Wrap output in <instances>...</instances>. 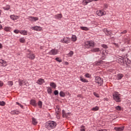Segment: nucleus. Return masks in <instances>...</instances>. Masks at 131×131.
I'll use <instances>...</instances> for the list:
<instances>
[{
  "instance_id": "obj_36",
  "label": "nucleus",
  "mask_w": 131,
  "mask_h": 131,
  "mask_svg": "<svg viewBox=\"0 0 131 131\" xmlns=\"http://www.w3.org/2000/svg\"><path fill=\"white\" fill-rule=\"evenodd\" d=\"M4 10H6V11H9V10H10V8L9 6H7L3 8Z\"/></svg>"
},
{
  "instance_id": "obj_59",
  "label": "nucleus",
  "mask_w": 131,
  "mask_h": 131,
  "mask_svg": "<svg viewBox=\"0 0 131 131\" xmlns=\"http://www.w3.org/2000/svg\"><path fill=\"white\" fill-rule=\"evenodd\" d=\"M86 1H87L88 4H89V3H92L93 0H86Z\"/></svg>"
},
{
  "instance_id": "obj_1",
  "label": "nucleus",
  "mask_w": 131,
  "mask_h": 131,
  "mask_svg": "<svg viewBox=\"0 0 131 131\" xmlns=\"http://www.w3.org/2000/svg\"><path fill=\"white\" fill-rule=\"evenodd\" d=\"M56 125L57 123L53 121H48L46 124V127L48 128V129H52L53 128H55Z\"/></svg>"
},
{
  "instance_id": "obj_23",
  "label": "nucleus",
  "mask_w": 131,
  "mask_h": 131,
  "mask_svg": "<svg viewBox=\"0 0 131 131\" xmlns=\"http://www.w3.org/2000/svg\"><path fill=\"white\" fill-rule=\"evenodd\" d=\"M119 61L121 63V64H123L124 65V62H125V59L122 58H119Z\"/></svg>"
},
{
  "instance_id": "obj_46",
  "label": "nucleus",
  "mask_w": 131,
  "mask_h": 131,
  "mask_svg": "<svg viewBox=\"0 0 131 131\" xmlns=\"http://www.w3.org/2000/svg\"><path fill=\"white\" fill-rule=\"evenodd\" d=\"M127 57H128V54L126 53L125 55H123V58L124 59H127Z\"/></svg>"
},
{
  "instance_id": "obj_53",
  "label": "nucleus",
  "mask_w": 131,
  "mask_h": 131,
  "mask_svg": "<svg viewBox=\"0 0 131 131\" xmlns=\"http://www.w3.org/2000/svg\"><path fill=\"white\" fill-rule=\"evenodd\" d=\"M126 32H127V31L125 30L123 32H121V34H125V33H126Z\"/></svg>"
},
{
  "instance_id": "obj_44",
  "label": "nucleus",
  "mask_w": 131,
  "mask_h": 131,
  "mask_svg": "<svg viewBox=\"0 0 131 131\" xmlns=\"http://www.w3.org/2000/svg\"><path fill=\"white\" fill-rule=\"evenodd\" d=\"M6 102L5 101H0V106H5Z\"/></svg>"
},
{
  "instance_id": "obj_58",
  "label": "nucleus",
  "mask_w": 131,
  "mask_h": 131,
  "mask_svg": "<svg viewBox=\"0 0 131 131\" xmlns=\"http://www.w3.org/2000/svg\"><path fill=\"white\" fill-rule=\"evenodd\" d=\"M104 7L105 9H107V8H108V5H107L106 4H104Z\"/></svg>"
},
{
  "instance_id": "obj_17",
  "label": "nucleus",
  "mask_w": 131,
  "mask_h": 131,
  "mask_svg": "<svg viewBox=\"0 0 131 131\" xmlns=\"http://www.w3.org/2000/svg\"><path fill=\"white\" fill-rule=\"evenodd\" d=\"M69 114H70V113H66L64 110H62V117L66 118L67 117H68V115H69Z\"/></svg>"
},
{
  "instance_id": "obj_48",
  "label": "nucleus",
  "mask_w": 131,
  "mask_h": 131,
  "mask_svg": "<svg viewBox=\"0 0 131 131\" xmlns=\"http://www.w3.org/2000/svg\"><path fill=\"white\" fill-rule=\"evenodd\" d=\"M85 77H86L87 78H90L91 77V75L89 73H87L85 75Z\"/></svg>"
},
{
  "instance_id": "obj_14",
  "label": "nucleus",
  "mask_w": 131,
  "mask_h": 131,
  "mask_svg": "<svg viewBox=\"0 0 131 131\" xmlns=\"http://www.w3.org/2000/svg\"><path fill=\"white\" fill-rule=\"evenodd\" d=\"M30 104L33 106L34 107H36L37 104L36 103V101L33 99H32L30 101Z\"/></svg>"
},
{
  "instance_id": "obj_57",
  "label": "nucleus",
  "mask_w": 131,
  "mask_h": 131,
  "mask_svg": "<svg viewBox=\"0 0 131 131\" xmlns=\"http://www.w3.org/2000/svg\"><path fill=\"white\" fill-rule=\"evenodd\" d=\"M4 85V82L2 81H0V86H3Z\"/></svg>"
},
{
  "instance_id": "obj_37",
  "label": "nucleus",
  "mask_w": 131,
  "mask_h": 131,
  "mask_svg": "<svg viewBox=\"0 0 131 131\" xmlns=\"http://www.w3.org/2000/svg\"><path fill=\"white\" fill-rule=\"evenodd\" d=\"M59 95L60 97H65V93L63 91H60Z\"/></svg>"
},
{
  "instance_id": "obj_63",
  "label": "nucleus",
  "mask_w": 131,
  "mask_h": 131,
  "mask_svg": "<svg viewBox=\"0 0 131 131\" xmlns=\"http://www.w3.org/2000/svg\"><path fill=\"white\" fill-rule=\"evenodd\" d=\"M17 105H18V106H20L21 105L20 103H19V102H16Z\"/></svg>"
},
{
  "instance_id": "obj_64",
  "label": "nucleus",
  "mask_w": 131,
  "mask_h": 131,
  "mask_svg": "<svg viewBox=\"0 0 131 131\" xmlns=\"http://www.w3.org/2000/svg\"><path fill=\"white\" fill-rule=\"evenodd\" d=\"M69 63L68 62H66L65 64L66 65H69Z\"/></svg>"
},
{
  "instance_id": "obj_5",
  "label": "nucleus",
  "mask_w": 131,
  "mask_h": 131,
  "mask_svg": "<svg viewBox=\"0 0 131 131\" xmlns=\"http://www.w3.org/2000/svg\"><path fill=\"white\" fill-rule=\"evenodd\" d=\"M124 65H126L128 68H130L131 67V61L128 58L125 59V62Z\"/></svg>"
},
{
  "instance_id": "obj_50",
  "label": "nucleus",
  "mask_w": 131,
  "mask_h": 131,
  "mask_svg": "<svg viewBox=\"0 0 131 131\" xmlns=\"http://www.w3.org/2000/svg\"><path fill=\"white\" fill-rule=\"evenodd\" d=\"M8 84L9 85H13V82L12 81H9L8 82Z\"/></svg>"
},
{
  "instance_id": "obj_38",
  "label": "nucleus",
  "mask_w": 131,
  "mask_h": 131,
  "mask_svg": "<svg viewBox=\"0 0 131 131\" xmlns=\"http://www.w3.org/2000/svg\"><path fill=\"white\" fill-rule=\"evenodd\" d=\"M73 54H74L73 51H70V53L68 54V56H69V57H72V56H73Z\"/></svg>"
},
{
  "instance_id": "obj_35",
  "label": "nucleus",
  "mask_w": 131,
  "mask_h": 131,
  "mask_svg": "<svg viewBox=\"0 0 131 131\" xmlns=\"http://www.w3.org/2000/svg\"><path fill=\"white\" fill-rule=\"evenodd\" d=\"M48 94H52V88L48 87L47 90Z\"/></svg>"
},
{
  "instance_id": "obj_32",
  "label": "nucleus",
  "mask_w": 131,
  "mask_h": 131,
  "mask_svg": "<svg viewBox=\"0 0 131 131\" xmlns=\"http://www.w3.org/2000/svg\"><path fill=\"white\" fill-rule=\"evenodd\" d=\"M4 30L5 31H7V32L10 31V30H11V28L10 27H6L4 28Z\"/></svg>"
},
{
  "instance_id": "obj_47",
  "label": "nucleus",
  "mask_w": 131,
  "mask_h": 131,
  "mask_svg": "<svg viewBox=\"0 0 131 131\" xmlns=\"http://www.w3.org/2000/svg\"><path fill=\"white\" fill-rule=\"evenodd\" d=\"M14 32L16 33V34H18V33H20V31H19V30H14Z\"/></svg>"
},
{
  "instance_id": "obj_22",
  "label": "nucleus",
  "mask_w": 131,
  "mask_h": 131,
  "mask_svg": "<svg viewBox=\"0 0 131 131\" xmlns=\"http://www.w3.org/2000/svg\"><path fill=\"white\" fill-rule=\"evenodd\" d=\"M80 80H81L82 82H89V81L86 80V79H84L81 76L80 77Z\"/></svg>"
},
{
  "instance_id": "obj_52",
  "label": "nucleus",
  "mask_w": 131,
  "mask_h": 131,
  "mask_svg": "<svg viewBox=\"0 0 131 131\" xmlns=\"http://www.w3.org/2000/svg\"><path fill=\"white\" fill-rule=\"evenodd\" d=\"M93 95H94L95 97H97V98H99V94H98L97 93L94 92Z\"/></svg>"
},
{
  "instance_id": "obj_49",
  "label": "nucleus",
  "mask_w": 131,
  "mask_h": 131,
  "mask_svg": "<svg viewBox=\"0 0 131 131\" xmlns=\"http://www.w3.org/2000/svg\"><path fill=\"white\" fill-rule=\"evenodd\" d=\"M101 47H102V48H103L104 49H107L108 48V46H107V45H105V44H103Z\"/></svg>"
},
{
  "instance_id": "obj_41",
  "label": "nucleus",
  "mask_w": 131,
  "mask_h": 131,
  "mask_svg": "<svg viewBox=\"0 0 131 131\" xmlns=\"http://www.w3.org/2000/svg\"><path fill=\"white\" fill-rule=\"evenodd\" d=\"M92 111H98L99 110V107L98 106H96L95 107H93L92 108Z\"/></svg>"
},
{
  "instance_id": "obj_21",
  "label": "nucleus",
  "mask_w": 131,
  "mask_h": 131,
  "mask_svg": "<svg viewBox=\"0 0 131 131\" xmlns=\"http://www.w3.org/2000/svg\"><path fill=\"white\" fill-rule=\"evenodd\" d=\"M32 124H33V125H36V124H37V121L36 120V119L34 118H32Z\"/></svg>"
},
{
  "instance_id": "obj_29",
  "label": "nucleus",
  "mask_w": 131,
  "mask_h": 131,
  "mask_svg": "<svg viewBox=\"0 0 131 131\" xmlns=\"http://www.w3.org/2000/svg\"><path fill=\"white\" fill-rule=\"evenodd\" d=\"M20 34H23L24 35H27V32L26 30H23L20 32Z\"/></svg>"
},
{
  "instance_id": "obj_10",
  "label": "nucleus",
  "mask_w": 131,
  "mask_h": 131,
  "mask_svg": "<svg viewBox=\"0 0 131 131\" xmlns=\"http://www.w3.org/2000/svg\"><path fill=\"white\" fill-rule=\"evenodd\" d=\"M85 45L86 46H89V47H94V46H95L94 41H87L85 42Z\"/></svg>"
},
{
  "instance_id": "obj_4",
  "label": "nucleus",
  "mask_w": 131,
  "mask_h": 131,
  "mask_svg": "<svg viewBox=\"0 0 131 131\" xmlns=\"http://www.w3.org/2000/svg\"><path fill=\"white\" fill-rule=\"evenodd\" d=\"M71 40L69 37H64L62 39L60 40V42H62L63 43H70Z\"/></svg>"
},
{
  "instance_id": "obj_31",
  "label": "nucleus",
  "mask_w": 131,
  "mask_h": 131,
  "mask_svg": "<svg viewBox=\"0 0 131 131\" xmlns=\"http://www.w3.org/2000/svg\"><path fill=\"white\" fill-rule=\"evenodd\" d=\"M38 105L39 106V108L42 107V102L41 101H39L38 102Z\"/></svg>"
},
{
  "instance_id": "obj_9",
  "label": "nucleus",
  "mask_w": 131,
  "mask_h": 131,
  "mask_svg": "<svg viewBox=\"0 0 131 131\" xmlns=\"http://www.w3.org/2000/svg\"><path fill=\"white\" fill-rule=\"evenodd\" d=\"M49 55H57L58 54V50L52 49L49 52Z\"/></svg>"
},
{
  "instance_id": "obj_3",
  "label": "nucleus",
  "mask_w": 131,
  "mask_h": 131,
  "mask_svg": "<svg viewBox=\"0 0 131 131\" xmlns=\"http://www.w3.org/2000/svg\"><path fill=\"white\" fill-rule=\"evenodd\" d=\"M95 82H96V83H98V86H102V85H103L104 81L102 78H101V77L97 76L95 78Z\"/></svg>"
},
{
  "instance_id": "obj_11",
  "label": "nucleus",
  "mask_w": 131,
  "mask_h": 131,
  "mask_svg": "<svg viewBox=\"0 0 131 131\" xmlns=\"http://www.w3.org/2000/svg\"><path fill=\"white\" fill-rule=\"evenodd\" d=\"M97 15L98 16H103V15H105V12H104V10H98L96 12Z\"/></svg>"
},
{
  "instance_id": "obj_19",
  "label": "nucleus",
  "mask_w": 131,
  "mask_h": 131,
  "mask_svg": "<svg viewBox=\"0 0 131 131\" xmlns=\"http://www.w3.org/2000/svg\"><path fill=\"white\" fill-rule=\"evenodd\" d=\"M62 17H63L62 14H58L54 15V18H55V19H61Z\"/></svg>"
},
{
  "instance_id": "obj_45",
  "label": "nucleus",
  "mask_w": 131,
  "mask_h": 131,
  "mask_svg": "<svg viewBox=\"0 0 131 131\" xmlns=\"http://www.w3.org/2000/svg\"><path fill=\"white\" fill-rule=\"evenodd\" d=\"M88 2L86 1V0H83L82 2V4L84 5V6H86V5H88Z\"/></svg>"
},
{
  "instance_id": "obj_30",
  "label": "nucleus",
  "mask_w": 131,
  "mask_h": 131,
  "mask_svg": "<svg viewBox=\"0 0 131 131\" xmlns=\"http://www.w3.org/2000/svg\"><path fill=\"white\" fill-rule=\"evenodd\" d=\"M122 77H123V75L122 74H119L118 75H117V78L118 79H121Z\"/></svg>"
},
{
  "instance_id": "obj_51",
  "label": "nucleus",
  "mask_w": 131,
  "mask_h": 131,
  "mask_svg": "<svg viewBox=\"0 0 131 131\" xmlns=\"http://www.w3.org/2000/svg\"><path fill=\"white\" fill-rule=\"evenodd\" d=\"M54 94L55 96H57V95H58L59 94V92H58L57 90H55L54 92Z\"/></svg>"
},
{
  "instance_id": "obj_42",
  "label": "nucleus",
  "mask_w": 131,
  "mask_h": 131,
  "mask_svg": "<svg viewBox=\"0 0 131 131\" xmlns=\"http://www.w3.org/2000/svg\"><path fill=\"white\" fill-rule=\"evenodd\" d=\"M116 110H117L118 111H121V106H117L116 107Z\"/></svg>"
},
{
  "instance_id": "obj_18",
  "label": "nucleus",
  "mask_w": 131,
  "mask_h": 131,
  "mask_svg": "<svg viewBox=\"0 0 131 131\" xmlns=\"http://www.w3.org/2000/svg\"><path fill=\"white\" fill-rule=\"evenodd\" d=\"M103 63H104L103 61L98 60V61H96L94 63V64L96 65V66H99L101 65V64H103Z\"/></svg>"
},
{
  "instance_id": "obj_26",
  "label": "nucleus",
  "mask_w": 131,
  "mask_h": 131,
  "mask_svg": "<svg viewBox=\"0 0 131 131\" xmlns=\"http://www.w3.org/2000/svg\"><path fill=\"white\" fill-rule=\"evenodd\" d=\"M106 35H107L108 36H112V32L110 31H107V33H105Z\"/></svg>"
},
{
  "instance_id": "obj_60",
  "label": "nucleus",
  "mask_w": 131,
  "mask_h": 131,
  "mask_svg": "<svg viewBox=\"0 0 131 131\" xmlns=\"http://www.w3.org/2000/svg\"><path fill=\"white\" fill-rule=\"evenodd\" d=\"M100 131H107L106 129H100Z\"/></svg>"
},
{
  "instance_id": "obj_12",
  "label": "nucleus",
  "mask_w": 131,
  "mask_h": 131,
  "mask_svg": "<svg viewBox=\"0 0 131 131\" xmlns=\"http://www.w3.org/2000/svg\"><path fill=\"white\" fill-rule=\"evenodd\" d=\"M45 79H41V78L38 79V80L36 81V83H37L38 84H39L40 85L45 83Z\"/></svg>"
},
{
  "instance_id": "obj_34",
  "label": "nucleus",
  "mask_w": 131,
  "mask_h": 131,
  "mask_svg": "<svg viewBox=\"0 0 131 131\" xmlns=\"http://www.w3.org/2000/svg\"><path fill=\"white\" fill-rule=\"evenodd\" d=\"M50 86H52V88H53L54 89H56V84L54 82H51Z\"/></svg>"
},
{
  "instance_id": "obj_40",
  "label": "nucleus",
  "mask_w": 131,
  "mask_h": 131,
  "mask_svg": "<svg viewBox=\"0 0 131 131\" xmlns=\"http://www.w3.org/2000/svg\"><path fill=\"white\" fill-rule=\"evenodd\" d=\"M80 128H81L80 129V131H85V127H84V126L83 125L81 126Z\"/></svg>"
},
{
  "instance_id": "obj_24",
  "label": "nucleus",
  "mask_w": 131,
  "mask_h": 131,
  "mask_svg": "<svg viewBox=\"0 0 131 131\" xmlns=\"http://www.w3.org/2000/svg\"><path fill=\"white\" fill-rule=\"evenodd\" d=\"M10 18L12 19V20H17V19H18V16H15V15H10Z\"/></svg>"
},
{
  "instance_id": "obj_55",
  "label": "nucleus",
  "mask_w": 131,
  "mask_h": 131,
  "mask_svg": "<svg viewBox=\"0 0 131 131\" xmlns=\"http://www.w3.org/2000/svg\"><path fill=\"white\" fill-rule=\"evenodd\" d=\"M103 32H104L105 33H107L108 32V30H107V29H104L103 30Z\"/></svg>"
},
{
  "instance_id": "obj_6",
  "label": "nucleus",
  "mask_w": 131,
  "mask_h": 131,
  "mask_svg": "<svg viewBox=\"0 0 131 131\" xmlns=\"http://www.w3.org/2000/svg\"><path fill=\"white\" fill-rule=\"evenodd\" d=\"M27 58H29V59H30V60H34L35 58V55L30 52L29 53L27 54Z\"/></svg>"
},
{
  "instance_id": "obj_33",
  "label": "nucleus",
  "mask_w": 131,
  "mask_h": 131,
  "mask_svg": "<svg viewBox=\"0 0 131 131\" xmlns=\"http://www.w3.org/2000/svg\"><path fill=\"white\" fill-rule=\"evenodd\" d=\"M77 37H76V36L73 35L72 36V39L73 40V41H76L77 40Z\"/></svg>"
},
{
  "instance_id": "obj_62",
  "label": "nucleus",
  "mask_w": 131,
  "mask_h": 131,
  "mask_svg": "<svg viewBox=\"0 0 131 131\" xmlns=\"http://www.w3.org/2000/svg\"><path fill=\"white\" fill-rule=\"evenodd\" d=\"M0 49H3V45L0 43Z\"/></svg>"
},
{
  "instance_id": "obj_2",
  "label": "nucleus",
  "mask_w": 131,
  "mask_h": 131,
  "mask_svg": "<svg viewBox=\"0 0 131 131\" xmlns=\"http://www.w3.org/2000/svg\"><path fill=\"white\" fill-rule=\"evenodd\" d=\"M113 97L114 100L117 103H120L121 102V96L118 92H114L113 94Z\"/></svg>"
},
{
  "instance_id": "obj_16",
  "label": "nucleus",
  "mask_w": 131,
  "mask_h": 131,
  "mask_svg": "<svg viewBox=\"0 0 131 131\" xmlns=\"http://www.w3.org/2000/svg\"><path fill=\"white\" fill-rule=\"evenodd\" d=\"M0 64H1V66H4V67L7 66V62L3 59H0Z\"/></svg>"
},
{
  "instance_id": "obj_13",
  "label": "nucleus",
  "mask_w": 131,
  "mask_h": 131,
  "mask_svg": "<svg viewBox=\"0 0 131 131\" xmlns=\"http://www.w3.org/2000/svg\"><path fill=\"white\" fill-rule=\"evenodd\" d=\"M18 82H19V85H20V86L25 85V84H26V81H25L24 80L19 79Z\"/></svg>"
},
{
  "instance_id": "obj_43",
  "label": "nucleus",
  "mask_w": 131,
  "mask_h": 131,
  "mask_svg": "<svg viewBox=\"0 0 131 131\" xmlns=\"http://www.w3.org/2000/svg\"><path fill=\"white\" fill-rule=\"evenodd\" d=\"M20 42H21L22 43H24V42H25V39L24 38H21L20 39Z\"/></svg>"
},
{
  "instance_id": "obj_15",
  "label": "nucleus",
  "mask_w": 131,
  "mask_h": 131,
  "mask_svg": "<svg viewBox=\"0 0 131 131\" xmlns=\"http://www.w3.org/2000/svg\"><path fill=\"white\" fill-rule=\"evenodd\" d=\"M55 111H56V114L57 115H59L60 114V112L61 111V109L60 108V106H56L55 108Z\"/></svg>"
},
{
  "instance_id": "obj_54",
  "label": "nucleus",
  "mask_w": 131,
  "mask_h": 131,
  "mask_svg": "<svg viewBox=\"0 0 131 131\" xmlns=\"http://www.w3.org/2000/svg\"><path fill=\"white\" fill-rule=\"evenodd\" d=\"M11 113V114L15 115L16 114V111H12Z\"/></svg>"
},
{
  "instance_id": "obj_39",
  "label": "nucleus",
  "mask_w": 131,
  "mask_h": 131,
  "mask_svg": "<svg viewBox=\"0 0 131 131\" xmlns=\"http://www.w3.org/2000/svg\"><path fill=\"white\" fill-rule=\"evenodd\" d=\"M56 61L59 62V63H61L62 62V59L60 58V57H57L55 58Z\"/></svg>"
},
{
  "instance_id": "obj_61",
  "label": "nucleus",
  "mask_w": 131,
  "mask_h": 131,
  "mask_svg": "<svg viewBox=\"0 0 131 131\" xmlns=\"http://www.w3.org/2000/svg\"><path fill=\"white\" fill-rule=\"evenodd\" d=\"M0 23H1V21H0ZM1 29H3V26H2V25L0 24V30Z\"/></svg>"
},
{
  "instance_id": "obj_25",
  "label": "nucleus",
  "mask_w": 131,
  "mask_h": 131,
  "mask_svg": "<svg viewBox=\"0 0 131 131\" xmlns=\"http://www.w3.org/2000/svg\"><path fill=\"white\" fill-rule=\"evenodd\" d=\"M102 53V55H104V56H107L108 54V51L107 50H103L102 51H100Z\"/></svg>"
},
{
  "instance_id": "obj_28",
  "label": "nucleus",
  "mask_w": 131,
  "mask_h": 131,
  "mask_svg": "<svg viewBox=\"0 0 131 131\" xmlns=\"http://www.w3.org/2000/svg\"><path fill=\"white\" fill-rule=\"evenodd\" d=\"M80 29H81L82 30H84L85 31H89V28L86 27H80Z\"/></svg>"
},
{
  "instance_id": "obj_56",
  "label": "nucleus",
  "mask_w": 131,
  "mask_h": 131,
  "mask_svg": "<svg viewBox=\"0 0 131 131\" xmlns=\"http://www.w3.org/2000/svg\"><path fill=\"white\" fill-rule=\"evenodd\" d=\"M18 114H20V112L18 111H15V115H18Z\"/></svg>"
},
{
  "instance_id": "obj_7",
  "label": "nucleus",
  "mask_w": 131,
  "mask_h": 131,
  "mask_svg": "<svg viewBox=\"0 0 131 131\" xmlns=\"http://www.w3.org/2000/svg\"><path fill=\"white\" fill-rule=\"evenodd\" d=\"M31 29L36 31H41V29H42V28L39 26H36L35 27H32Z\"/></svg>"
},
{
  "instance_id": "obj_27",
  "label": "nucleus",
  "mask_w": 131,
  "mask_h": 131,
  "mask_svg": "<svg viewBox=\"0 0 131 131\" xmlns=\"http://www.w3.org/2000/svg\"><path fill=\"white\" fill-rule=\"evenodd\" d=\"M91 52H100V49L99 48H94L91 50Z\"/></svg>"
},
{
  "instance_id": "obj_20",
  "label": "nucleus",
  "mask_w": 131,
  "mask_h": 131,
  "mask_svg": "<svg viewBox=\"0 0 131 131\" xmlns=\"http://www.w3.org/2000/svg\"><path fill=\"white\" fill-rule=\"evenodd\" d=\"M115 129L116 131H122L124 129V126L119 127H115Z\"/></svg>"
},
{
  "instance_id": "obj_8",
  "label": "nucleus",
  "mask_w": 131,
  "mask_h": 131,
  "mask_svg": "<svg viewBox=\"0 0 131 131\" xmlns=\"http://www.w3.org/2000/svg\"><path fill=\"white\" fill-rule=\"evenodd\" d=\"M28 19L31 22L37 21L38 20V17H32V16H29Z\"/></svg>"
}]
</instances>
